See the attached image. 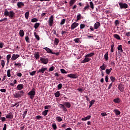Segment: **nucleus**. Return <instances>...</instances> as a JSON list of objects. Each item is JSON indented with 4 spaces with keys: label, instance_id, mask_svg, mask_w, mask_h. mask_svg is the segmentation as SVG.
I'll list each match as a JSON object with an SVG mask.
<instances>
[{
    "label": "nucleus",
    "instance_id": "obj_3",
    "mask_svg": "<svg viewBox=\"0 0 130 130\" xmlns=\"http://www.w3.org/2000/svg\"><path fill=\"white\" fill-rule=\"evenodd\" d=\"M119 6L121 10H122V9H127L128 8V5H127V4L122 2L119 3Z\"/></svg>",
    "mask_w": 130,
    "mask_h": 130
},
{
    "label": "nucleus",
    "instance_id": "obj_42",
    "mask_svg": "<svg viewBox=\"0 0 130 130\" xmlns=\"http://www.w3.org/2000/svg\"><path fill=\"white\" fill-rule=\"evenodd\" d=\"M89 7H90V6H89V4H88L86 6H85L83 8L84 12H86V11H87V10H88Z\"/></svg>",
    "mask_w": 130,
    "mask_h": 130
},
{
    "label": "nucleus",
    "instance_id": "obj_19",
    "mask_svg": "<svg viewBox=\"0 0 130 130\" xmlns=\"http://www.w3.org/2000/svg\"><path fill=\"white\" fill-rule=\"evenodd\" d=\"M95 54L94 52H91L88 54H87L85 56V57H92V56H93V55Z\"/></svg>",
    "mask_w": 130,
    "mask_h": 130
},
{
    "label": "nucleus",
    "instance_id": "obj_44",
    "mask_svg": "<svg viewBox=\"0 0 130 130\" xmlns=\"http://www.w3.org/2000/svg\"><path fill=\"white\" fill-rule=\"evenodd\" d=\"M110 79L112 83H114V81H115V77L113 76H110Z\"/></svg>",
    "mask_w": 130,
    "mask_h": 130
},
{
    "label": "nucleus",
    "instance_id": "obj_56",
    "mask_svg": "<svg viewBox=\"0 0 130 130\" xmlns=\"http://www.w3.org/2000/svg\"><path fill=\"white\" fill-rule=\"evenodd\" d=\"M66 23V20L64 19H63L60 22V25H63Z\"/></svg>",
    "mask_w": 130,
    "mask_h": 130
},
{
    "label": "nucleus",
    "instance_id": "obj_9",
    "mask_svg": "<svg viewBox=\"0 0 130 130\" xmlns=\"http://www.w3.org/2000/svg\"><path fill=\"white\" fill-rule=\"evenodd\" d=\"M91 60V58L90 57H85L84 59L81 61V63H86V62H89Z\"/></svg>",
    "mask_w": 130,
    "mask_h": 130
},
{
    "label": "nucleus",
    "instance_id": "obj_45",
    "mask_svg": "<svg viewBox=\"0 0 130 130\" xmlns=\"http://www.w3.org/2000/svg\"><path fill=\"white\" fill-rule=\"evenodd\" d=\"M31 22H32V23H35V22H38V19H37V18H32L31 20Z\"/></svg>",
    "mask_w": 130,
    "mask_h": 130
},
{
    "label": "nucleus",
    "instance_id": "obj_20",
    "mask_svg": "<svg viewBox=\"0 0 130 130\" xmlns=\"http://www.w3.org/2000/svg\"><path fill=\"white\" fill-rule=\"evenodd\" d=\"M60 108H61L63 111H68V110L67 109V108L64 106V105L63 104H60L59 105Z\"/></svg>",
    "mask_w": 130,
    "mask_h": 130
},
{
    "label": "nucleus",
    "instance_id": "obj_37",
    "mask_svg": "<svg viewBox=\"0 0 130 130\" xmlns=\"http://www.w3.org/2000/svg\"><path fill=\"white\" fill-rule=\"evenodd\" d=\"M75 3H76V0H70V7H72V6H73V5H74V4H75Z\"/></svg>",
    "mask_w": 130,
    "mask_h": 130
},
{
    "label": "nucleus",
    "instance_id": "obj_4",
    "mask_svg": "<svg viewBox=\"0 0 130 130\" xmlns=\"http://www.w3.org/2000/svg\"><path fill=\"white\" fill-rule=\"evenodd\" d=\"M28 95L30 96V99H33L35 96V88H32L30 91L28 93Z\"/></svg>",
    "mask_w": 130,
    "mask_h": 130
},
{
    "label": "nucleus",
    "instance_id": "obj_47",
    "mask_svg": "<svg viewBox=\"0 0 130 130\" xmlns=\"http://www.w3.org/2000/svg\"><path fill=\"white\" fill-rule=\"evenodd\" d=\"M81 17H82V15H81L80 14L77 16V21H80V20H81Z\"/></svg>",
    "mask_w": 130,
    "mask_h": 130
},
{
    "label": "nucleus",
    "instance_id": "obj_63",
    "mask_svg": "<svg viewBox=\"0 0 130 130\" xmlns=\"http://www.w3.org/2000/svg\"><path fill=\"white\" fill-rule=\"evenodd\" d=\"M101 115H102V116L104 117V116H107V114L106 113V112L102 113H101Z\"/></svg>",
    "mask_w": 130,
    "mask_h": 130
},
{
    "label": "nucleus",
    "instance_id": "obj_10",
    "mask_svg": "<svg viewBox=\"0 0 130 130\" xmlns=\"http://www.w3.org/2000/svg\"><path fill=\"white\" fill-rule=\"evenodd\" d=\"M79 26V23L77 22H74L71 25V30H74V29H75V28H77Z\"/></svg>",
    "mask_w": 130,
    "mask_h": 130
},
{
    "label": "nucleus",
    "instance_id": "obj_60",
    "mask_svg": "<svg viewBox=\"0 0 130 130\" xmlns=\"http://www.w3.org/2000/svg\"><path fill=\"white\" fill-rule=\"evenodd\" d=\"M0 91L2 93H6V92H7V89H0Z\"/></svg>",
    "mask_w": 130,
    "mask_h": 130
},
{
    "label": "nucleus",
    "instance_id": "obj_7",
    "mask_svg": "<svg viewBox=\"0 0 130 130\" xmlns=\"http://www.w3.org/2000/svg\"><path fill=\"white\" fill-rule=\"evenodd\" d=\"M46 71H47V68L42 67L37 71V74H44Z\"/></svg>",
    "mask_w": 130,
    "mask_h": 130
},
{
    "label": "nucleus",
    "instance_id": "obj_52",
    "mask_svg": "<svg viewBox=\"0 0 130 130\" xmlns=\"http://www.w3.org/2000/svg\"><path fill=\"white\" fill-rule=\"evenodd\" d=\"M5 60H2L1 61V65H2L3 68H5Z\"/></svg>",
    "mask_w": 130,
    "mask_h": 130
},
{
    "label": "nucleus",
    "instance_id": "obj_53",
    "mask_svg": "<svg viewBox=\"0 0 130 130\" xmlns=\"http://www.w3.org/2000/svg\"><path fill=\"white\" fill-rule=\"evenodd\" d=\"M85 27H86V25H85L83 23H81L80 24V29H84V28H85Z\"/></svg>",
    "mask_w": 130,
    "mask_h": 130
},
{
    "label": "nucleus",
    "instance_id": "obj_18",
    "mask_svg": "<svg viewBox=\"0 0 130 130\" xmlns=\"http://www.w3.org/2000/svg\"><path fill=\"white\" fill-rule=\"evenodd\" d=\"M107 67V65H106V64H104V63H103V65L100 67V69L102 71H105Z\"/></svg>",
    "mask_w": 130,
    "mask_h": 130
},
{
    "label": "nucleus",
    "instance_id": "obj_43",
    "mask_svg": "<svg viewBox=\"0 0 130 130\" xmlns=\"http://www.w3.org/2000/svg\"><path fill=\"white\" fill-rule=\"evenodd\" d=\"M7 77H8V78L11 77V70L10 69L7 71Z\"/></svg>",
    "mask_w": 130,
    "mask_h": 130
},
{
    "label": "nucleus",
    "instance_id": "obj_23",
    "mask_svg": "<svg viewBox=\"0 0 130 130\" xmlns=\"http://www.w3.org/2000/svg\"><path fill=\"white\" fill-rule=\"evenodd\" d=\"M120 101H121V100H120V99H119V98H117L114 99L113 100V102L115 103H119L120 102Z\"/></svg>",
    "mask_w": 130,
    "mask_h": 130
},
{
    "label": "nucleus",
    "instance_id": "obj_46",
    "mask_svg": "<svg viewBox=\"0 0 130 130\" xmlns=\"http://www.w3.org/2000/svg\"><path fill=\"white\" fill-rule=\"evenodd\" d=\"M55 68L54 66H52L49 69V72H52L53 71H54V69Z\"/></svg>",
    "mask_w": 130,
    "mask_h": 130
},
{
    "label": "nucleus",
    "instance_id": "obj_21",
    "mask_svg": "<svg viewBox=\"0 0 130 130\" xmlns=\"http://www.w3.org/2000/svg\"><path fill=\"white\" fill-rule=\"evenodd\" d=\"M24 5L23 2H18L17 3V7L18 8H22V7H24Z\"/></svg>",
    "mask_w": 130,
    "mask_h": 130
},
{
    "label": "nucleus",
    "instance_id": "obj_50",
    "mask_svg": "<svg viewBox=\"0 0 130 130\" xmlns=\"http://www.w3.org/2000/svg\"><path fill=\"white\" fill-rule=\"evenodd\" d=\"M44 108L45 109H50V108H51V105L45 106Z\"/></svg>",
    "mask_w": 130,
    "mask_h": 130
},
{
    "label": "nucleus",
    "instance_id": "obj_13",
    "mask_svg": "<svg viewBox=\"0 0 130 130\" xmlns=\"http://www.w3.org/2000/svg\"><path fill=\"white\" fill-rule=\"evenodd\" d=\"M101 26V24L99 22H96L94 24V29H97Z\"/></svg>",
    "mask_w": 130,
    "mask_h": 130
},
{
    "label": "nucleus",
    "instance_id": "obj_38",
    "mask_svg": "<svg viewBox=\"0 0 130 130\" xmlns=\"http://www.w3.org/2000/svg\"><path fill=\"white\" fill-rule=\"evenodd\" d=\"M39 26H40V23H36L34 27L35 29H37Z\"/></svg>",
    "mask_w": 130,
    "mask_h": 130
},
{
    "label": "nucleus",
    "instance_id": "obj_39",
    "mask_svg": "<svg viewBox=\"0 0 130 130\" xmlns=\"http://www.w3.org/2000/svg\"><path fill=\"white\" fill-rule=\"evenodd\" d=\"M15 67H18V68H21L22 67V64L21 63H15Z\"/></svg>",
    "mask_w": 130,
    "mask_h": 130
},
{
    "label": "nucleus",
    "instance_id": "obj_22",
    "mask_svg": "<svg viewBox=\"0 0 130 130\" xmlns=\"http://www.w3.org/2000/svg\"><path fill=\"white\" fill-rule=\"evenodd\" d=\"M34 55H35V58H36L37 59H39V57H40V55H39V52H35Z\"/></svg>",
    "mask_w": 130,
    "mask_h": 130
},
{
    "label": "nucleus",
    "instance_id": "obj_5",
    "mask_svg": "<svg viewBox=\"0 0 130 130\" xmlns=\"http://www.w3.org/2000/svg\"><path fill=\"white\" fill-rule=\"evenodd\" d=\"M67 77L68 78H71V79H78V77H79V75H78V73L70 74H68L67 75Z\"/></svg>",
    "mask_w": 130,
    "mask_h": 130
},
{
    "label": "nucleus",
    "instance_id": "obj_34",
    "mask_svg": "<svg viewBox=\"0 0 130 130\" xmlns=\"http://www.w3.org/2000/svg\"><path fill=\"white\" fill-rule=\"evenodd\" d=\"M34 34L36 39L39 41V40H40V37H39V36L37 35V33H36V32H35Z\"/></svg>",
    "mask_w": 130,
    "mask_h": 130
},
{
    "label": "nucleus",
    "instance_id": "obj_64",
    "mask_svg": "<svg viewBox=\"0 0 130 130\" xmlns=\"http://www.w3.org/2000/svg\"><path fill=\"white\" fill-rule=\"evenodd\" d=\"M3 130H7V124H5L4 125V127H3Z\"/></svg>",
    "mask_w": 130,
    "mask_h": 130
},
{
    "label": "nucleus",
    "instance_id": "obj_35",
    "mask_svg": "<svg viewBox=\"0 0 130 130\" xmlns=\"http://www.w3.org/2000/svg\"><path fill=\"white\" fill-rule=\"evenodd\" d=\"M25 40L26 42H27L28 43H30V38H29V36H26L25 37Z\"/></svg>",
    "mask_w": 130,
    "mask_h": 130
},
{
    "label": "nucleus",
    "instance_id": "obj_51",
    "mask_svg": "<svg viewBox=\"0 0 130 130\" xmlns=\"http://www.w3.org/2000/svg\"><path fill=\"white\" fill-rule=\"evenodd\" d=\"M74 41L76 43H79L80 42V38H76L74 39Z\"/></svg>",
    "mask_w": 130,
    "mask_h": 130
},
{
    "label": "nucleus",
    "instance_id": "obj_16",
    "mask_svg": "<svg viewBox=\"0 0 130 130\" xmlns=\"http://www.w3.org/2000/svg\"><path fill=\"white\" fill-rule=\"evenodd\" d=\"M6 118H9L10 119H13V118H14V115L12 113H8L6 115Z\"/></svg>",
    "mask_w": 130,
    "mask_h": 130
},
{
    "label": "nucleus",
    "instance_id": "obj_31",
    "mask_svg": "<svg viewBox=\"0 0 130 130\" xmlns=\"http://www.w3.org/2000/svg\"><path fill=\"white\" fill-rule=\"evenodd\" d=\"M111 71H112V68H110V69H106V74H107V75H109V74L111 73Z\"/></svg>",
    "mask_w": 130,
    "mask_h": 130
},
{
    "label": "nucleus",
    "instance_id": "obj_54",
    "mask_svg": "<svg viewBox=\"0 0 130 130\" xmlns=\"http://www.w3.org/2000/svg\"><path fill=\"white\" fill-rule=\"evenodd\" d=\"M60 72L62 74H67V71L64 69H60Z\"/></svg>",
    "mask_w": 130,
    "mask_h": 130
},
{
    "label": "nucleus",
    "instance_id": "obj_6",
    "mask_svg": "<svg viewBox=\"0 0 130 130\" xmlns=\"http://www.w3.org/2000/svg\"><path fill=\"white\" fill-rule=\"evenodd\" d=\"M40 60L42 63H44V64H47L49 61L48 58H44V57H41Z\"/></svg>",
    "mask_w": 130,
    "mask_h": 130
},
{
    "label": "nucleus",
    "instance_id": "obj_36",
    "mask_svg": "<svg viewBox=\"0 0 130 130\" xmlns=\"http://www.w3.org/2000/svg\"><path fill=\"white\" fill-rule=\"evenodd\" d=\"M55 96L56 97V98H58L59 96H60V93H59V91H57L56 93H54Z\"/></svg>",
    "mask_w": 130,
    "mask_h": 130
},
{
    "label": "nucleus",
    "instance_id": "obj_58",
    "mask_svg": "<svg viewBox=\"0 0 130 130\" xmlns=\"http://www.w3.org/2000/svg\"><path fill=\"white\" fill-rule=\"evenodd\" d=\"M119 24V21H118V20H116L115 21V25L116 26H118V25Z\"/></svg>",
    "mask_w": 130,
    "mask_h": 130
},
{
    "label": "nucleus",
    "instance_id": "obj_26",
    "mask_svg": "<svg viewBox=\"0 0 130 130\" xmlns=\"http://www.w3.org/2000/svg\"><path fill=\"white\" fill-rule=\"evenodd\" d=\"M113 112H115L116 115H119L120 114V111L117 109H114Z\"/></svg>",
    "mask_w": 130,
    "mask_h": 130
},
{
    "label": "nucleus",
    "instance_id": "obj_11",
    "mask_svg": "<svg viewBox=\"0 0 130 130\" xmlns=\"http://www.w3.org/2000/svg\"><path fill=\"white\" fill-rule=\"evenodd\" d=\"M52 24H53V16H51L49 19V24L50 27L52 26Z\"/></svg>",
    "mask_w": 130,
    "mask_h": 130
},
{
    "label": "nucleus",
    "instance_id": "obj_48",
    "mask_svg": "<svg viewBox=\"0 0 130 130\" xmlns=\"http://www.w3.org/2000/svg\"><path fill=\"white\" fill-rule=\"evenodd\" d=\"M104 57L106 60H108V52L106 53L104 55Z\"/></svg>",
    "mask_w": 130,
    "mask_h": 130
},
{
    "label": "nucleus",
    "instance_id": "obj_32",
    "mask_svg": "<svg viewBox=\"0 0 130 130\" xmlns=\"http://www.w3.org/2000/svg\"><path fill=\"white\" fill-rule=\"evenodd\" d=\"M114 38H116L117 40H120V37L118 34L114 35Z\"/></svg>",
    "mask_w": 130,
    "mask_h": 130
},
{
    "label": "nucleus",
    "instance_id": "obj_8",
    "mask_svg": "<svg viewBox=\"0 0 130 130\" xmlns=\"http://www.w3.org/2000/svg\"><path fill=\"white\" fill-rule=\"evenodd\" d=\"M47 52H48V53H51L52 54H55V55H56L57 56H58V55H59V53L60 52V51H59L58 52H52V51L51 50V49H46Z\"/></svg>",
    "mask_w": 130,
    "mask_h": 130
},
{
    "label": "nucleus",
    "instance_id": "obj_62",
    "mask_svg": "<svg viewBox=\"0 0 130 130\" xmlns=\"http://www.w3.org/2000/svg\"><path fill=\"white\" fill-rule=\"evenodd\" d=\"M10 58H11V55L9 54L7 56V59L8 61H9V60H10Z\"/></svg>",
    "mask_w": 130,
    "mask_h": 130
},
{
    "label": "nucleus",
    "instance_id": "obj_27",
    "mask_svg": "<svg viewBox=\"0 0 130 130\" xmlns=\"http://www.w3.org/2000/svg\"><path fill=\"white\" fill-rule=\"evenodd\" d=\"M52 127L53 128V129H54V130L57 129V126L56 125V123H52Z\"/></svg>",
    "mask_w": 130,
    "mask_h": 130
},
{
    "label": "nucleus",
    "instance_id": "obj_41",
    "mask_svg": "<svg viewBox=\"0 0 130 130\" xmlns=\"http://www.w3.org/2000/svg\"><path fill=\"white\" fill-rule=\"evenodd\" d=\"M90 7L92 10H94V4H93L92 2H90L89 3Z\"/></svg>",
    "mask_w": 130,
    "mask_h": 130
},
{
    "label": "nucleus",
    "instance_id": "obj_33",
    "mask_svg": "<svg viewBox=\"0 0 130 130\" xmlns=\"http://www.w3.org/2000/svg\"><path fill=\"white\" fill-rule=\"evenodd\" d=\"M29 11H27L24 14V16H25V18L26 19V20H28V19L29 18Z\"/></svg>",
    "mask_w": 130,
    "mask_h": 130
},
{
    "label": "nucleus",
    "instance_id": "obj_30",
    "mask_svg": "<svg viewBox=\"0 0 130 130\" xmlns=\"http://www.w3.org/2000/svg\"><path fill=\"white\" fill-rule=\"evenodd\" d=\"M59 43V40L57 38H55L54 40V44L55 45H57Z\"/></svg>",
    "mask_w": 130,
    "mask_h": 130
},
{
    "label": "nucleus",
    "instance_id": "obj_59",
    "mask_svg": "<svg viewBox=\"0 0 130 130\" xmlns=\"http://www.w3.org/2000/svg\"><path fill=\"white\" fill-rule=\"evenodd\" d=\"M62 87V84L61 83H60L58 85V89L59 90Z\"/></svg>",
    "mask_w": 130,
    "mask_h": 130
},
{
    "label": "nucleus",
    "instance_id": "obj_1",
    "mask_svg": "<svg viewBox=\"0 0 130 130\" xmlns=\"http://www.w3.org/2000/svg\"><path fill=\"white\" fill-rule=\"evenodd\" d=\"M4 16L6 17H10V19H13L15 16V13L14 11H8V9H6L4 11Z\"/></svg>",
    "mask_w": 130,
    "mask_h": 130
},
{
    "label": "nucleus",
    "instance_id": "obj_17",
    "mask_svg": "<svg viewBox=\"0 0 130 130\" xmlns=\"http://www.w3.org/2000/svg\"><path fill=\"white\" fill-rule=\"evenodd\" d=\"M24 88V85L20 84H18L17 86V90H22Z\"/></svg>",
    "mask_w": 130,
    "mask_h": 130
},
{
    "label": "nucleus",
    "instance_id": "obj_61",
    "mask_svg": "<svg viewBox=\"0 0 130 130\" xmlns=\"http://www.w3.org/2000/svg\"><path fill=\"white\" fill-rule=\"evenodd\" d=\"M8 20L7 18H4L0 20V23L2 22H4V21H7Z\"/></svg>",
    "mask_w": 130,
    "mask_h": 130
},
{
    "label": "nucleus",
    "instance_id": "obj_28",
    "mask_svg": "<svg viewBox=\"0 0 130 130\" xmlns=\"http://www.w3.org/2000/svg\"><path fill=\"white\" fill-rule=\"evenodd\" d=\"M27 112H28V109H26L25 111L24 112H23V114L22 115V117L24 119V118H25V117H26V115H27Z\"/></svg>",
    "mask_w": 130,
    "mask_h": 130
},
{
    "label": "nucleus",
    "instance_id": "obj_57",
    "mask_svg": "<svg viewBox=\"0 0 130 130\" xmlns=\"http://www.w3.org/2000/svg\"><path fill=\"white\" fill-rule=\"evenodd\" d=\"M111 49H114V43H113V42L111 43Z\"/></svg>",
    "mask_w": 130,
    "mask_h": 130
},
{
    "label": "nucleus",
    "instance_id": "obj_29",
    "mask_svg": "<svg viewBox=\"0 0 130 130\" xmlns=\"http://www.w3.org/2000/svg\"><path fill=\"white\" fill-rule=\"evenodd\" d=\"M56 121H58V122H60L61 121H62V119L60 116H57L56 117Z\"/></svg>",
    "mask_w": 130,
    "mask_h": 130
},
{
    "label": "nucleus",
    "instance_id": "obj_12",
    "mask_svg": "<svg viewBox=\"0 0 130 130\" xmlns=\"http://www.w3.org/2000/svg\"><path fill=\"white\" fill-rule=\"evenodd\" d=\"M118 88L120 92H123V91H124V87H123V84L121 83L118 85Z\"/></svg>",
    "mask_w": 130,
    "mask_h": 130
},
{
    "label": "nucleus",
    "instance_id": "obj_24",
    "mask_svg": "<svg viewBox=\"0 0 130 130\" xmlns=\"http://www.w3.org/2000/svg\"><path fill=\"white\" fill-rule=\"evenodd\" d=\"M19 35L20 37H23L24 35H25V32H24V30H23V29H21L19 31Z\"/></svg>",
    "mask_w": 130,
    "mask_h": 130
},
{
    "label": "nucleus",
    "instance_id": "obj_55",
    "mask_svg": "<svg viewBox=\"0 0 130 130\" xmlns=\"http://www.w3.org/2000/svg\"><path fill=\"white\" fill-rule=\"evenodd\" d=\"M0 119L2 122L6 121V118L5 117H0Z\"/></svg>",
    "mask_w": 130,
    "mask_h": 130
},
{
    "label": "nucleus",
    "instance_id": "obj_49",
    "mask_svg": "<svg viewBox=\"0 0 130 130\" xmlns=\"http://www.w3.org/2000/svg\"><path fill=\"white\" fill-rule=\"evenodd\" d=\"M35 74H36V71H34L31 72H29V75L30 76H35Z\"/></svg>",
    "mask_w": 130,
    "mask_h": 130
},
{
    "label": "nucleus",
    "instance_id": "obj_2",
    "mask_svg": "<svg viewBox=\"0 0 130 130\" xmlns=\"http://www.w3.org/2000/svg\"><path fill=\"white\" fill-rule=\"evenodd\" d=\"M25 94V92L24 90H19L15 91L14 93H13V96L14 98H21L22 96Z\"/></svg>",
    "mask_w": 130,
    "mask_h": 130
},
{
    "label": "nucleus",
    "instance_id": "obj_14",
    "mask_svg": "<svg viewBox=\"0 0 130 130\" xmlns=\"http://www.w3.org/2000/svg\"><path fill=\"white\" fill-rule=\"evenodd\" d=\"M20 57V55L19 54H13L11 57L12 60H16L17 58Z\"/></svg>",
    "mask_w": 130,
    "mask_h": 130
},
{
    "label": "nucleus",
    "instance_id": "obj_40",
    "mask_svg": "<svg viewBox=\"0 0 130 130\" xmlns=\"http://www.w3.org/2000/svg\"><path fill=\"white\" fill-rule=\"evenodd\" d=\"M48 112V110H45L42 112V115H44V116H46L47 115V113Z\"/></svg>",
    "mask_w": 130,
    "mask_h": 130
},
{
    "label": "nucleus",
    "instance_id": "obj_15",
    "mask_svg": "<svg viewBox=\"0 0 130 130\" xmlns=\"http://www.w3.org/2000/svg\"><path fill=\"white\" fill-rule=\"evenodd\" d=\"M91 115H88L85 117L82 118L81 120H82V121H86V120H89V119H91Z\"/></svg>",
    "mask_w": 130,
    "mask_h": 130
},
{
    "label": "nucleus",
    "instance_id": "obj_25",
    "mask_svg": "<svg viewBox=\"0 0 130 130\" xmlns=\"http://www.w3.org/2000/svg\"><path fill=\"white\" fill-rule=\"evenodd\" d=\"M64 105H65L66 107L67 108H70L71 106V104L69 102L64 103Z\"/></svg>",
    "mask_w": 130,
    "mask_h": 130
}]
</instances>
